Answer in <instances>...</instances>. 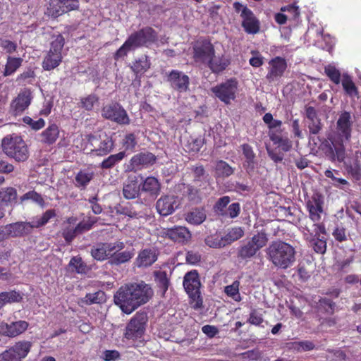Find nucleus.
<instances>
[{
	"label": "nucleus",
	"mask_w": 361,
	"mask_h": 361,
	"mask_svg": "<svg viewBox=\"0 0 361 361\" xmlns=\"http://www.w3.org/2000/svg\"><path fill=\"white\" fill-rule=\"evenodd\" d=\"M152 295L153 290L148 284L130 283L119 288L114 294V301L123 312L130 314L147 302Z\"/></svg>",
	"instance_id": "obj_1"
},
{
	"label": "nucleus",
	"mask_w": 361,
	"mask_h": 361,
	"mask_svg": "<svg viewBox=\"0 0 361 361\" xmlns=\"http://www.w3.org/2000/svg\"><path fill=\"white\" fill-rule=\"evenodd\" d=\"M266 254L269 261L280 269H289L296 262L295 247L283 240L272 241L267 248Z\"/></svg>",
	"instance_id": "obj_2"
},
{
	"label": "nucleus",
	"mask_w": 361,
	"mask_h": 361,
	"mask_svg": "<svg viewBox=\"0 0 361 361\" xmlns=\"http://www.w3.org/2000/svg\"><path fill=\"white\" fill-rule=\"evenodd\" d=\"M157 33L152 27L147 26L131 33L120 48L114 53V59L118 61L127 56L129 51L157 42Z\"/></svg>",
	"instance_id": "obj_3"
},
{
	"label": "nucleus",
	"mask_w": 361,
	"mask_h": 361,
	"mask_svg": "<svg viewBox=\"0 0 361 361\" xmlns=\"http://www.w3.org/2000/svg\"><path fill=\"white\" fill-rule=\"evenodd\" d=\"M54 209H48L42 216H35L32 221H18L6 225L4 228L7 237L17 238L27 235L33 228H38L46 225L49 221L56 216Z\"/></svg>",
	"instance_id": "obj_4"
},
{
	"label": "nucleus",
	"mask_w": 361,
	"mask_h": 361,
	"mask_svg": "<svg viewBox=\"0 0 361 361\" xmlns=\"http://www.w3.org/2000/svg\"><path fill=\"white\" fill-rule=\"evenodd\" d=\"M3 152L17 162H24L29 158V149L21 136L7 135L1 140Z\"/></svg>",
	"instance_id": "obj_5"
},
{
	"label": "nucleus",
	"mask_w": 361,
	"mask_h": 361,
	"mask_svg": "<svg viewBox=\"0 0 361 361\" xmlns=\"http://www.w3.org/2000/svg\"><path fill=\"white\" fill-rule=\"evenodd\" d=\"M183 285L189 296L192 308L196 310L201 309L203 307V299L200 292L201 282L198 271L195 269L188 271L183 277Z\"/></svg>",
	"instance_id": "obj_6"
},
{
	"label": "nucleus",
	"mask_w": 361,
	"mask_h": 361,
	"mask_svg": "<svg viewBox=\"0 0 361 361\" xmlns=\"http://www.w3.org/2000/svg\"><path fill=\"white\" fill-rule=\"evenodd\" d=\"M268 240V235L265 230L257 232L238 248V258L243 260L251 259L256 255L257 252L267 245Z\"/></svg>",
	"instance_id": "obj_7"
},
{
	"label": "nucleus",
	"mask_w": 361,
	"mask_h": 361,
	"mask_svg": "<svg viewBox=\"0 0 361 361\" xmlns=\"http://www.w3.org/2000/svg\"><path fill=\"white\" fill-rule=\"evenodd\" d=\"M86 148L93 156L103 157L109 154L114 148V141L106 133L88 134L86 136Z\"/></svg>",
	"instance_id": "obj_8"
},
{
	"label": "nucleus",
	"mask_w": 361,
	"mask_h": 361,
	"mask_svg": "<svg viewBox=\"0 0 361 361\" xmlns=\"http://www.w3.org/2000/svg\"><path fill=\"white\" fill-rule=\"evenodd\" d=\"M349 141L335 134L329 135L322 144V149L331 161L342 162L345 158L344 143Z\"/></svg>",
	"instance_id": "obj_9"
},
{
	"label": "nucleus",
	"mask_w": 361,
	"mask_h": 361,
	"mask_svg": "<svg viewBox=\"0 0 361 361\" xmlns=\"http://www.w3.org/2000/svg\"><path fill=\"white\" fill-rule=\"evenodd\" d=\"M64 44V37L61 34L56 35L51 42L50 49L42 63V68L44 71H50L61 64L63 59L62 49Z\"/></svg>",
	"instance_id": "obj_10"
},
{
	"label": "nucleus",
	"mask_w": 361,
	"mask_h": 361,
	"mask_svg": "<svg viewBox=\"0 0 361 361\" xmlns=\"http://www.w3.org/2000/svg\"><path fill=\"white\" fill-rule=\"evenodd\" d=\"M32 343L20 340L0 353V361H23L30 353Z\"/></svg>",
	"instance_id": "obj_11"
},
{
	"label": "nucleus",
	"mask_w": 361,
	"mask_h": 361,
	"mask_svg": "<svg viewBox=\"0 0 361 361\" xmlns=\"http://www.w3.org/2000/svg\"><path fill=\"white\" fill-rule=\"evenodd\" d=\"M147 321V315L145 312H137L127 324L124 337L133 341L142 338L145 334Z\"/></svg>",
	"instance_id": "obj_12"
},
{
	"label": "nucleus",
	"mask_w": 361,
	"mask_h": 361,
	"mask_svg": "<svg viewBox=\"0 0 361 361\" xmlns=\"http://www.w3.org/2000/svg\"><path fill=\"white\" fill-rule=\"evenodd\" d=\"M102 116L105 119L120 125H128L130 122L126 111L117 102L104 106L102 109Z\"/></svg>",
	"instance_id": "obj_13"
},
{
	"label": "nucleus",
	"mask_w": 361,
	"mask_h": 361,
	"mask_svg": "<svg viewBox=\"0 0 361 361\" xmlns=\"http://www.w3.org/2000/svg\"><path fill=\"white\" fill-rule=\"evenodd\" d=\"M238 81L235 78H230L212 88V92L221 102L228 104L231 100H234L238 90Z\"/></svg>",
	"instance_id": "obj_14"
},
{
	"label": "nucleus",
	"mask_w": 361,
	"mask_h": 361,
	"mask_svg": "<svg viewBox=\"0 0 361 361\" xmlns=\"http://www.w3.org/2000/svg\"><path fill=\"white\" fill-rule=\"evenodd\" d=\"M193 59L195 62L206 64L216 54L214 44L209 39H198L193 45Z\"/></svg>",
	"instance_id": "obj_15"
},
{
	"label": "nucleus",
	"mask_w": 361,
	"mask_h": 361,
	"mask_svg": "<svg viewBox=\"0 0 361 361\" xmlns=\"http://www.w3.org/2000/svg\"><path fill=\"white\" fill-rule=\"evenodd\" d=\"M157 157L152 152H140L133 155L125 166L126 171L137 172L154 165L157 161Z\"/></svg>",
	"instance_id": "obj_16"
},
{
	"label": "nucleus",
	"mask_w": 361,
	"mask_h": 361,
	"mask_svg": "<svg viewBox=\"0 0 361 361\" xmlns=\"http://www.w3.org/2000/svg\"><path fill=\"white\" fill-rule=\"evenodd\" d=\"M161 236L173 243L185 245L191 240L192 234L185 226H174L164 228L161 232Z\"/></svg>",
	"instance_id": "obj_17"
},
{
	"label": "nucleus",
	"mask_w": 361,
	"mask_h": 361,
	"mask_svg": "<svg viewBox=\"0 0 361 361\" xmlns=\"http://www.w3.org/2000/svg\"><path fill=\"white\" fill-rule=\"evenodd\" d=\"M324 196L319 192H314L306 200L305 206L309 213V217L313 222H319L324 213Z\"/></svg>",
	"instance_id": "obj_18"
},
{
	"label": "nucleus",
	"mask_w": 361,
	"mask_h": 361,
	"mask_svg": "<svg viewBox=\"0 0 361 361\" xmlns=\"http://www.w3.org/2000/svg\"><path fill=\"white\" fill-rule=\"evenodd\" d=\"M286 60L281 56H276L269 61L268 72L266 79L272 82L279 80L284 74L287 68Z\"/></svg>",
	"instance_id": "obj_19"
},
{
	"label": "nucleus",
	"mask_w": 361,
	"mask_h": 361,
	"mask_svg": "<svg viewBox=\"0 0 361 361\" xmlns=\"http://www.w3.org/2000/svg\"><path fill=\"white\" fill-rule=\"evenodd\" d=\"M166 78L167 82L173 90L179 92H185L189 90L190 78L183 72L172 70L167 74Z\"/></svg>",
	"instance_id": "obj_20"
},
{
	"label": "nucleus",
	"mask_w": 361,
	"mask_h": 361,
	"mask_svg": "<svg viewBox=\"0 0 361 361\" xmlns=\"http://www.w3.org/2000/svg\"><path fill=\"white\" fill-rule=\"evenodd\" d=\"M29 323L25 320L12 322L9 324L2 322L0 324V333L9 338H15L26 331Z\"/></svg>",
	"instance_id": "obj_21"
},
{
	"label": "nucleus",
	"mask_w": 361,
	"mask_h": 361,
	"mask_svg": "<svg viewBox=\"0 0 361 361\" xmlns=\"http://www.w3.org/2000/svg\"><path fill=\"white\" fill-rule=\"evenodd\" d=\"M353 121L351 115L348 111L342 112L336 122V130L334 133L347 140H350L352 133Z\"/></svg>",
	"instance_id": "obj_22"
},
{
	"label": "nucleus",
	"mask_w": 361,
	"mask_h": 361,
	"mask_svg": "<svg viewBox=\"0 0 361 361\" xmlns=\"http://www.w3.org/2000/svg\"><path fill=\"white\" fill-rule=\"evenodd\" d=\"M178 206V197L173 195L161 197L156 203L157 212L164 216L171 214Z\"/></svg>",
	"instance_id": "obj_23"
},
{
	"label": "nucleus",
	"mask_w": 361,
	"mask_h": 361,
	"mask_svg": "<svg viewBox=\"0 0 361 361\" xmlns=\"http://www.w3.org/2000/svg\"><path fill=\"white\" fill-rule=\"evenodd\" d=\"M32 98L30 90H22L11 104V109L14 115L21 114L30 106Z\"/></svg>",
	"instance_id": "obj_24"
},
{
	"label": "nucleus",
	"mask_w": 361,
	"mask_h": 361,
	"mask_svg": "<svg viewBox=\"0 0 361 361\" xmlns=\"http://www.w3.org/2000/svg\"><path fill=\"white\" fill-rule=\"evenodd\" d=\"M240 17L243 18L242 27L247 33L256 34L259 31L260 23L250 8H243Z\"/></svg>",
	"instance_id": "obj_25"
},
{
	"label": "nucleus",
	"mask_w": 361,
	"mask_h": 361,
	"mask_svg": "<svg viewBox=\"0 0 361 361\" xmlns=\"http://www.w3.org/2000/svg\"><path fill=\"white\" fill-rule=\"evenodd\" d=\"M151 61L149 57L146 54H142L137 59H135L130 68L135 76V80H140L144 74L150 68Z\"/></svg>",
	"instance_id": "obj_26"
},
{
	"label": "nucleus",
	"mask_w": 361,
	"mask_h": 361,
	"mask_svg": "<svg viewBox=\"0 0 361 361\" xmlns=\"http://www.w3.org/2000/svg\"><path fill=\"white\" fill-rule=\"evenodd\" d=\"M231 64V59L224 54L216 56V54L206 63L209 70L214 74L224 72Z\"/></svg>",
	"instance_id": "obj_27"
},
{
	"label": "nucleus",
	"mask_w": 361,
	"mask_h": 361,
	"mask_svg": "<svg viewBox=\"0 0 361 361\" xmlns=\"http://www.w3.org/2000/svg\"><path fill=\"white\" fill-rule=\"evenodd\" d=\"M140 185L136 176L128 177L126 183L123 185V195L126 199L133 200L138 197Z\"/></svg>",
	"instance_id": "obj_28"
},
{
	"label": "nucleus",
	"mask_w": 361,
	"mask_h": 361,
	"mask_svg": "<svg viewBox=\"0 0 361 361\" xmlns=\"http://www.w3.org/2000/svg\"><path fill=\"white\" fill-rule=\"evenodd\" d=\"M306 117L310 121L308 129L312 135H317L322 128L321 120L318 118L317 111L313 106H308L305 109Z\"/></svg>",
	"instance_id": "obj_29"
},
{
	"label": "nucleus",
	"mask_w": 361,
	"mask_h": 361,
	"mask_svg": "<svg viewBox=\"0 0 361 361\" xmlns=\"http://www.w3.org/2000/svg\"><path fill=\"white\" fill-rule=\"evenodd\" d=\"M157 259L155 251L150 248L141 250L137 257V264L139 267H147L154 264Z\"/></svg>",
	"instance_id": "obj_30"
},
{
	"label": "nucleus",
	"mask_w": 361,
	"mask_h": 361,
	"mask_svg": "<svg viewBox=\"0 0 361 361\" xmlns=\"http://www.w3.org/2000/svg\"><path fill=\"white\" fill-rule=\"evenodd\" d=\"M207 218L206 211L204 207H196L185 215V221L192 225H200Z\"/></svg>",
	"instance_id": "obj_31"
},
{
	"label": "nucleus",
	"mask_w": 361,
	"mask_h": 361,
	"mask_svg": "<svg viewBox=\"0 0 361 361\" xmlns=\"http://www.w3.org/2000/svg\"><path fill=\"white\" fill-rule=\"evenodd\" d=\"M135 256V250L133 248L117 252L116 254L110 258L108 262L111 266H120L123 264L129 262Z\"/></svg>",
	"instance_id": "obj_32"
},
{
	"label": "nucleus",
	"mask_w": 361,
	"mask_h": 361,
	"mask_svg": "<svg viewBox=\"0 0 361 361\" xmlns=\"http://www.w3.org/2000/svg\"><path fill=\"white\" fill-rule=\"evenodd\" d=\"M59 135V129L56 124L49 125L41 134L42 142L48 145L54 144Z\"/></svg>",
	"instance_id": "obj_33"
},
{
	"label": "nucleus",
	"mask_w": 361,
	"mask_h": 361,
	"mask_svg": "<svg viewBox=\"0 0 361 361\" xmlns=\"http://www.w3.org/2000/svg\"><path fill=\"white\" fill-rule=\"evenodd\" d=\"M141 190L151 195L157 196L160 192V183L155 177L149 176L143 181Z\"/></svg>",
	"instance_id": "obj_34"
},
{
	"label": "nucleus",
	"mask_w": 361,
	"mask_h": 361,
	"mask_svg": "<svg viewBox=\"0 0 361 361\" xmlns=\"http://www.w3.org/2000/svg\"><path fill=\"white\" fill-rule=\"evenodd\" d=\"M94 178V173L92 171H86L80 170L75 177V185L84 190L89 185L90 181Z\"/></svg>",
	"instance_id": "obj_35"
},
{
	"label": "nucleus",
	"mask_w": 361,
	"mask_h": 361,
	"mask_svg": "<svg viewBox=\"0 0 361 361\" xmlns=\"http://www.w3.org/2000/svg\"><path fill=\"white\" fill-rule=\"evenodd\" d=\"M23 300L20 292L11 290L0 293V310L7 303L19 302Z\"/></svg>",
	"instance_id": "obj_36"
},
{
	"label": "nucleus",
	"mask_w": 361,
	"mask_h": 361,
	"mask_svg": "<svg viewBox=\"0 0 361 361\" xmlns=\"http://www.w3.org/2000/svg\"><path fill=\"white\" fill-rule=\"evenodd\" d=\"M126 156L125 152H119L117 154H111L100 163L99 167L106 170L111 169L120 163Z\"/></svg>",
	"instance_id": "obj_37"
},
{
	"label": "nucleus",
	"mask_w": 361,
	"mask_h": 361,
	"mask_svg": "<svg viewBox=\"0 0 361 361\" xmlns=\"http://www.w3.org/2000/svg\"><path fill=\"white\" fill-rule=\"evenodd\" d=\"M198 186L199 188L190 184L187 185L186 197L190 202L194 204H199L202 200L203 194L200 188L202 183Z\"/></svg>",
	"instance_id": "obj_38"
},
{
	"label": "nucleus",
	"mask_w": 361,
	"mask_h": 361,
	"mask_svg": "<svg viewBox=\"0 0 361 361\" xmlns=\"http://www.w3.org/2000/svg\"><path fill=\"white\" fill-rule=\"evenodd\" d=\"M17 200V190L13 187H7L0 190V201L6 205L11 204Z\"/></svg>",
	"instance_id": "obj_39"
},
{
	"label": "nucleus",
	"mask_w": 361,
	"mask_h": 361,
	"mask_svg": "<svg viewBox=\"0 0 361 361\" xmlns=\"http://www.w3.org/2000/svg\"><path fill=\"white\" fill-rule=\"evenodd\" d=\"M234 173V169L226 161L223 160L217 161L215 165V173L217 177L226 178Z\"/></svg>",
	"instance_id": "obj_40"
},
{
	"label": "nucleus",
	"mask_w": 361,
	"mask_h": 361,
	"mask_svg": "<svg viewBox=\"0 0 361 361\" xmlns=\"http://www.w3.org/2000/svg\"><path fill=\"white\" fill-rule=\"evenodd\" d=\"M69 266L77 274H86L91 270V268L79 256L72 257L69 262Z\"/></svg>",
	"instance_id": "obj_41"
},
{
	"label": "nucleus",
	"mask_w": 361,
	"mask_h": 361,
	"mask_svg": "<svg viewBox=\"0 0 361 361\" xmlns=\"http://www.w3.org/2000/svg\"><path fill=\"white\" fill-rule=\"evenodd\" d=\"M117 213L132 219H139L143 216V213L140 210H137L135 207L130 203L121 205L117 209Z\"/></svg>",
	"instance_id": "obj_42"
},
{
	"label": "nucleus",
	"mask_w": 361,
	"mask_h": 361,
	"mask_svg": "<svg viewBox=\"0 0 361 361\" xmlns=\"http://www.w3.org/2000/svg\"><path fill=\"white\" fill-rule=\"evenodd\" d=\"M204 144V138L202 136L197 137H190L185 145V151L189 153L196 154L200 152Z\"/></svg>",
	"instance_id": "obj_43"
},
{
	"label": "nucleus",
	"mask_w": 361,
	"mask_h": 361,
	"mask_svg": "<svg viewBox=\"0 0 361 361\" xmlns=\"http://www.w3.org/2000/svg\"><path fill=\"white\" fill-rule=\"evenodd\" d=\"M23 59L20 57H11L7 58L6 64L4 71L3 75L4 76H9L13 74L18 68L21 66Z\"/></svg>",
	"instance_id": "obj_44"
},
{
	"label": "nucleus",
	"mask_w": 361,
	"mask_h": 361,
	"mask_svg": "<svg viewBox=\"0 0 361 361\" xmlns=\"http://www.w3.org/2000/svg\"><path fill=\"white\" fill-rule=\"evenodd\" d=\"M154 279L158 288L164 294L169 286V279L165 271H156L154 273Z\"/></svg>",
	"instance_id": "obj_45"
},
{
	"label": "nucleus",
	"mask_w": 361,
	"mask_h": 361,
	"mask_svg": "<svg viewBox=\"0 0 361 361\" xmlns=\"http://www.w3.org/2000/svg\"><path fill=\"white\" fill-rule=\"evenodd\" d=\"M121 145L124 149L123 152H125L126 154L127 152L130 153L134 152L135 151L136 146L137 145L135 135L133 133L126 134L121 141Z\"/></svg>",
	"instance_id": "obj_46"
},
{
	"label": "nucleus",
	"mask_w": 361,
	"mask_h": 361,
	"mask_svg": "<svg viewBox=\"0 0 361 361\" xmlns=\"http://www.w3.org/2000/svg\"><path fill=\"white\" fill-rule=\"evenodd\" d=\"M82 301L87 305L102 304L106 301V294L102 290H98L93 293H87Z\"/></svg>",
	"instance_id": "obj_47"
},
{
	"label": "nucleus",
	"mask_w": 361,
	"mask_h": 361,
	"mask_svg": "<svg viewBox=\"0 0 361 361\" xmlns=\"http://www.w3.org/2000/svg\"><path fill=\"white\" fill-rule=\"evenodd\" d=\"M109 261L117 252L121 251L125 247V243L121 240L113 243H103Z\"/></svg>",
	"instance_id": "obj_48"
},
{
	"label": "nucleus",
	"mask_w": 361,
	"mask_h": 361,
	"mask_svg": "<svg viewBox=\"0 0 361 361\" xmlns=\"http://www.w3.org/2000/svg\"><path fill=\"white\" fill-rule=\"evenodd\" d=\"M241 149L243 151V154L245 158V163L247 164V167L253 169L255 164V159L256 155L255 153L254 152L252 146L250 145L249 144L244 143L241 145Z\"/></svg>",
	"instance_id": "obj_49"
},
{
	"label": "nucleus",
	"mask_w": 361,
	"mask_h": 361,
	"mask_svg": "<svg viewBox=\"0 0 361 361\" xmlns=\"http://www.w3.org/2000/svg\"><path fill=\"white\" fill-rule=\"evenodd\" d=\"M342 85L345 93L349 96H357L358 94L357 88L349 75H343Z\"/></svg>",
	"instance_id": "obj_50"
},
{
	"label": "nucleus",
	"mask_w": 361,
	"mask_h": 361,
	"mask_svg": "<svg viewBox=\"0 0 361 361\" xmlns=\"http://www.w3.org/2000/svg\"><path fill=\"white\" fill-rule=\"evenodd\" d=\"M99 101L98 97L94 94H90L86 97H81L78 106L87 111H92L94 106Z\"/></svg>",
	"instance_id": "obj_51"
},
{
	"label": "nucleus",
	"mask_w": 361,
	"mask_h": 361,
	"mask_svg": "<svg viewBox=\"0 0 361 361\" xmlns=\"http://www.w3.org/2000/svg\"><path fill=\"white\" fill-rule=\"evenodd\" d=\"M244 235V231L241 227H235L228 231L224 238L226 245L231 244Z\"/></svg>",
	"instance_id": "obj_52"
},
{
	"label": "nucleus",
	"mask_w": 361,
	"mask_h": 361,
	"mask_svg": "<svg viewBox=\"0 0 361 361\" xmlns=\"http://www.w3.org/2000/svg\"><path fill=\"white\" fill-rule=\"evenodd\" d=\"M240 282L234 281L232 284L226 286L224 288L225 293L236 302L241 300V296L239 293Z\"/></svg>",
	"instance_id": "obj_53"
},
{
	"label": "nucleus",
	"mask_w": 361,
	"mask_h": 361,
	"mask_svg": "<svg viewBox=\"0 0 361 361\" xmlns=\"http://www.w3.org/2000/svg\"><path fill=\"white\" fill-rule=\"evenodd\" d=\"M319 310L326 314H333L334 313L336 303L329 298H322L318 302Z\"/></svg>",
	"instance_id": "obj_54"
},
{
	"label": "nucleus",
	"mask_w": 361,
	"mask_h": 361,
	"mask_svg": "<svg viewBox=\"0 0 361 361\" xmlns=\"http://www.w3.org/2000/svg\"><path fill=\"white\" fill-rule=\"evenodd\" d=\"M90 253L92 257L97 261H104L108 259L103 243H97L93 246Z\"/></svg>",
	"instance_id": "obj_55"
},
{
	"label": "nucleus",
	"mask_w": 361,
	"mask_h": 361,
	"mask_svg": "<svg viewBox=\"0 0 361 361\" xmlns=\"http://www.w3.org/2000/svg\"><path fill=\"white\" fill-rule=\"evenodd\" d=\"M205 244L212 248H221L226 246L224 237L217 235H208L204 240Z\"/></svg>",
	"instance_id": "obj_56"
},
{
	"label": "nucleus",
	"mask_w": 361,
	"mask_h": 361,
	"mask_svg": "<svg viewBox=\"0 0 361 361\" xmlns=\"http://www.w3.org/2000/svg\"><path fill=\"white\" fill-rule=\"evenodd\" d=\"M310 243L312 246L314 251L318 254H324L326 251V239L322 238H312Z\"/></svg>",
	"instance_id": "obj_57"
},
{
	"label": "nucleus",
	"mask_w": 361,
	"mask_h": 361,
	"mask_svg": "<svg viewBox=\"0 0 361 361\" xmlns=\"http://www.w3.org/2000/svg\"><path fill=\"white\" fill-rule=\"evenodd\" d=\"M324 73L328 78L336 85L341 82V73L334 66L328 65L324 68Z\"/></svg>",
	"instance_id": "obj_58"
},
{
	"label": "nucleus",
	"mask_w": 361,
	"mask_h": 361,
	"mask_svg": "<svg viewBox=\"0 0 361 361\" xmlns=\"http://www.w3.org/2000/svg\"><path fill=\"white\" fill-rule=\"evenodd\" d=\"M231 201L228 196H224L219 198L214 206V212L219 215L224 216L226 214L225 209Z\"/></svg>",
	"instance_id": "obj_59"
},
{
	"label": "nucleus",
	"mask_w": 361,
	"mask_h": 361,
	"mask_svg": "<svg viewBox=\"0 0 361 361\" xmlns=\"http://www.w3.org/2000/svg\"><path fill=\"white\" fill-rule=\"evenodd\" d=\"M96 222L97 219L95 218L91 217H89L87 220H83L79 222L75 226V228L78 235L90 231Z\"/></svg>",
	"instance_id": "obj_60"
},
{
	"label": "nucleus",
	"mask_w": 361,
	"mask_h": 361,
	"mask_svg": "<svg viewBox=\"0 0 361 361\" xmlns=\"http://www.w3.org/2000/svg\"><path fill=\"white\" fill-rule=\"evenodd\" d=\"M293 347L298 351H310L315 348V345L312 341L305 340L293 343Z\"/></svg>",
	"instance_id": "obj_61"
},
{
	"label": "nucleus",
	"mask_w": 361,
	"mask_h": 361,
	"mask_svg": "<svg viewBox=\"0 0 361 361\" xmlns=\"http://www.w3.org/2000/svg\"><path fill=\"white\" fill-rule=\"evenodd\" d=\"M20 199L21 202L30 200L38 204H42L44 202V200L41 195L37 193L35 190L28 191L27 192L22 195Z\"/></svg>",
	"instance_id": "obj_62"
},
{
	"label": "nucleus",
	"mask_w": 361,
	"mask_h": 361,
	"mask_svg": "<svg viewBox=\"0 0 361 361\" xmlns=\"http://www.w3.org/2000/svg\"><path fill=\"white\" fill-rule=\"evenodd\" d=\"M23 121L25 124L30 126L35 130L42 129L45 125V121L43 118H39L37 121H34L32 118L27 116L23 117Z\"/></svg>",
	"instance_id": "obj_63"
},
{
	"label": "nucleus",
	"mask_w": 361,
	"mask_h": 361,
	"mask_svg": "<svg viewBox=\"0 0 361 361\" xmlns=\"http://www.w3.org/2000/svg\"><path fill=\"white\" fill-rule=\"evenodd\" d=\"M0 47L8 54H13L17 50V44L9 39L0 38Z\"/></svg>",
	"instance_id": "obj_64"
}]
</instances>
